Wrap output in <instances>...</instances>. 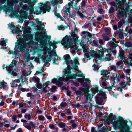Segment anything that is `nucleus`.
Here are the masks:
<instances>
[{
  "instance_id": "39",
  "label": "nucleus",
  "mask_w": 132,
  "mask_h": 132,
  "mask_svg": "<svg viewBox=\"0 0 132 132\" xmlns=\"http://www.w3.org/2000/svg\"><path fill=\"white\" fill-rule=\"evenodd\" d=\"M7 84V83L6 82L4 81L1 82L0 81V88H4L6 86L5 85H6Z\"/></svg>"
},
{
  "instance_id": "63",
  "label": "nucleus",
  "mask_w": 132,
  "mask_h": 132,
  "mask_svg": "<svg viewBox=\"0 0 132 132\" xmlns=\"http://www.w3.org/2000/svg\"><path fill=\"white\" fill-rule=\"evenodd\" d=\"M73 67L72 68V69H74L75 70L78 71L79 70V68L78 66L76 65H75L74 66H73Z\"/></svg>"
},
{
  "instance_id": "40",
  "label": "nucleus",
  "mask_w": 132,
  "mask_h": 132,
  "mask_svg": "<svg viewBox=\"0 0 132 132\" xmlns=\"http://www.w3.org/2000/svg\"><path fill=\"white\" fill-rule=\"evenodd\" d=\"M48 45L50 47H51L52 46L53 47L54 49H55L57 47H56L54 48V46H55V45L53 43H52V42L50 41H48Z\"/></svg>"
},
{
  "instance_id": "55",
  "label": "nucleus",
  "mask_w": 132,
  "mask_h": 132,
  "mask_svg": "<svg viewBox=\"0 0 132 132\" xmlns=\"http://www.w3.org/2000/svg\"><path fill=\"white\" fill-rule=\"evenodd\" d=\"M16 48H15V47L14 49V51H9V52H10V54H12L14 55H15L16 54V52L18 51V50L17 49H16Z\"/></svg>"
},
{
  "instance_id": "6",
  "label": "nucleus",
  "mask_w": 132,
  "mask_h": 132,
  "mask_svg": "<svg viewBox=\"0 0 132 132\" xmlns=\"http://www.w3.org/2000/svg\"><path fill=\"white\" fill-rule=\"evenodd\" d=\"M43 36H40L39 37V39L40 43H42L44 44H46L47 43V38L48 40V41H50L51 38V36H49L48 35H46L44 33H42Z\"/></svg>"
},
{
  "instance_id": "15",
  "label": "nucleus",
  "mask_w": 132,
  "mask_h": 132,
  "mask_svg": "<svg viewBox=\"0 0 132 132\" xmlns=\"http://www.w3.org/2000/svg\"><path fill=\"white\" fill-rule=\"evenodd\" d=\"M95 88H92L90 89V91L93 92L94 94H95L96 93H98V92H100V91L101 92H103V89H100V90L98 89V87L97 85H95Z\"/></svg>"
},
{
  "instance_id": "27",
  "label": "nucleus",
  "mask_w": 132,
  "mask_h": 132,
  "mask_svg": "<svg viewBox=\"0 0 132 132\" xmlns=\"http://www.w3.org/2000/svg\"><path fill=\"white\" fill-rule=\"evenodd\" d=\"M129 5H127V6L126 7L125 9H124V10L123 11V12L125 11L126 13H127V14L130 16H131V15L130 14V12H129L130 9Z\"/></svg>"
},
{
  "instance_id": "14",
  "label": "nucleus",
  "mask_w": 132,
  "mask_h": 132,
  "mask_svg": "<svg viewBox=\"0 0 132 132\" xmlns=\"http://www.w3.org/2000/svg\"><path fill=\"white\" fill-rule=\"evenodd\" d=\"M95 98L97 104L99 105H102L103 99V97L96 95L95 96Z\"/></svg>"
},
{
  "instance_id": "51",
  "label": "nucleus",
  "mask_w": 132,
  "mask_h": 132,
  "mask_svg": "<svg viewBox=\"0 0 132 132\" xmlns=\"http://www.w3.org/2000/svg\"><path fill=\"white\" fill-rule=\"evenodd\" d=\"M92 67H93V69L94 70H98L99 68L98 65H96V64H94L92 66Z\"/></svg>"
},
{
  "instance_id": "11",
  "label": "nucleus",
  "mask_w": 132,
  "mask_h": 132,
  "mask_svg": "<svg viewBox=\"0 0 132 132\" xmlns=\"http://www.w3.org/2000/svg\"><path fill=\"white\" fill-rule=\"evenodd\" d=\"M0 3H1L0 4V11L2 9H3L6 12H10L11 10V9L12 8V7L11 5H10L7 6L4 5V7H3L1 6V4H2L0 2Z\"/></svg>"
},
{
  "instance_id": "62",
  "label": "nucleus",
  "mask_w": 132,
  "mask_h": 132,
  "mask_svg": "<svg viewBox=\"0 0 132 132\" xmlns=\"http://www.w3.org/2000/svg\"><path fill=\"white\" fill-rule=\"evenodd\" d=\"M45 117L43 116L42 115H40L38 117V119L40 120L43 121L44 120Z\"/></svg>"
},
{
  "instance_id": "64",
  "label": "nucleus",
  "mask_w": 132,
  "mask_h": 132,
  "mask_svg": "<svg viewBox=\"0 0 132 132\" xmlns=\"http://www.w3.org/2000/svg\"><path fill=\"white\" fill-rule=\"evenodd\" d=\"M102 8H100L97 10V12L100 14H102L103 13V12H104Z\"/></svg>"
},
{
  "instance_id": "34",
  "label": "nucleus",
  "mask_w": 132,
  "mask_h": 132,
  "mask_svg": "<svg viewBox=\"0 0 132 132\" xmlns=\"http://www.w3.org/2000/svg\"><path fill=\"white\" fill-rule=\"evenodd\" d=\"M40 58L42 60L43 62H45L46 65L48 64L49 62H48V61L45 56L43 55L40 57Z\"/></svg>"
},
{
  "instance_id": "24",
  "label": "nucleus",
  "mask_w": 132,
  "mask_h": 132,
  "mask_svg": "<svg viewBox=\"0 0 132 132\" xmlns=\"http://www.w3.org/2000/svg\"><path fill=\"white\" fill-rule=\"evenodd\" d=\"M65 63L67 66V67L66 68V71L65 72H69L70 73H71V72H70V71L71 69H72V68L70 67V66L69 65V62H66Z\"/></svg>"
},
{
  "instance_id": "8",
  "label": "nucleus",
  "mask_w": 132,
  "mask_h": 132,
  "mask_svg": "<svg viewBox=\"0 0 132 132\" xmlns=\"http://www.w3.org/2000/svg\"><path fill=\"white\" fill-rule=\"evenodd\" d=\"M21 121L23 122L26 123V124L28 125H26L24 126V127L28 129L29 130H31L32 128L33 129H35L36 127V123H35L33 122L32 121H30L29 123H27V121L25 120L22 119L21 120Z\"/></svg>"
},
{
  "instance_id": "29",
  "label": "nucleus",
  "mask_w": 132,
  "mask_h": 132,
  "mask_svg": "<svg viewBox=\"0 0 132 132\" xmlns=\"http://www.w3.org/2000/svg\"><path fill=\"white\" fill-rule=\"evenodd\" d=\"M102 36L103 37V39L105 41H107L109 40V37L110 36V35H108L106 34H103Z\"/></svg>"
},
{
  "instance_id": "48",
  "label": "nucleus",
  "mask_w": 132,
  "mask_h": 132,
  "mask_svg": "<svg viewBox=\"0 0 132 132\" xmlns=\"http://www.w3.org/2000/svg\"><path fill=\"white\" fill-rule=\"evenodd\" d=\"M57 87L56 86H52L50 89L51 91L52 92H54L57 89Z\"/></svg>"
},
{
  "instance_id": "32",
  "label": "nucleus",
  "mask_w": 132,
  "mask_h": 132,
  "mask_svg": "<svg viewBox=\"0 0 132 132\" xmlns=\"http://www.w3.org/2000/svg\"><path fill=\"white\" fill-rule=\"evenodd\" d=\"M123 62L125 65L126 64L128 65L127 66V67L128 68H130V66H132V62H129L128 59H126V60Z\"/></svg>"
},
{
  "instance_id": "53",
  "label": "nucleus",
  "mask_w": 132,
  "mask_h": 132,
  "mask_svg": "<svg viewBox=\"0 0 132 132\" xmlns=\"http://www.w3.org/2000/svg\"><path fill=\"white\" fill-rule=\"evenodd\" d=\"M118 36L119 38L122 39L124 37V35H123L122 32H120Z\"/></svg>"
},
{
  "instance_id": "25",
  "label": "nucleus",
  "mask_w": 132,
  "mask_h": 132,
  "mask_svg": "<svg viewBox=\"0 0 132 132\" xmlns=\"http://www.w3.org/2000/svg\"><path fill=\"white\" fill-rule=\"evenodd\" d=\"M87 95H85V96L86 98L88 100L89 99L90 101H91L94 96L93 95H92V94H89V92L88 94H86Z\"/></svg>"
},
{
  "instance_id": "13",
  "label": "nucleus",
  "mask_w": 132,
  "mask_h": 132,
  "mask_svg": "<svg viewBox=\"0 0 132 132\" xmlns=\"http://www.w3.org/2000/svg\"><path fill=\"white\" fill-rule=\"evenodd\" d=\"M125 120V121H126L127 122V125L128 126L129 128H130L129 130V131H130V130L131 129V127L132 126V121H131L130 120H129V122L130 123V126H129L127 124V121L126 120L123 119V118L120 116H119V119L118 120H117V122H120L121 123H122V122H124Z\"/></svg>"
},
{
  "instance_id": "4",
  "label": "nucleus",
  "mask_w": 132,
  "mask_h": 132,
  "mask_svg": "<svg viewBox=\"0 0 132 132\" xmlns=\"http://www.w3.org/2000/svg\"><path fill=\"white\" fill-rule=\"evenodd\" d=\"M82 34L84 35L83 37H82L81 40H79L78 41V42L80 44L82 45L84 44V43H85V41H87V43L89 42V39L93 38L91 34L88 31H84L81 32Z\"/></svg>"
},
{
  "instance_id": "46",
  "label": "nucleus",
  "mask_w": 132,
  "mask_h": 132,
  "mask_svg": "<svg viewBox=\"0 0 132 132\" xmlns=\"http://www.w3.org/2000/svg\"><path fill=\"white\" fill-rule=\"evenodd\" d=\"M44 5V7L45 8L46 11L48 12H49L51 9L50 6H48L47 4H45Z\"/></svg>"
},
{
  "instance_id": "41",
  "label": "nucleus",
  "mask_w": 132,
  "mask_h": 132,
  "mask_svg": "<svg viewBox=\"0 0 132 132\" xmlns=\"http://www.w3.org/2000/svg\"><path fill=\"white\" fill-rule=\"evenodd\" d=\"M63 112H65L66 114L68 115H72V114L70 108L68 109L67 110H64Z\"/></svg>"
},
{
  "instance_id": "19",
  "label": "nucleus",
  "mask_w": 132,
  "mask_h": 132,
  "mask_svg": "<svg viewBox=\"0 0 132 132\" xmlns=\"http://www.w3.org/2000/svg\"><path fill=\"white\" fill-rule=\"evenodd\" d=\"M39 13H37L36 15H39L42 12H43V13L44 14L46 12V9L44 7V5L43 7H42L41 5H40L39 6Z\"/></svg>"
},
{
  "instance_id": "22",
  "label": "nucleus",
  "mask_w": 132,
  "mask_h": 132,
  "mask_svg": "<svg viewBox=\"0 0 132 132\" xmlns=\"http://www.w3.org/2000/svg\"><path fill=\"white\" fill-rule=\"evenodd\" d=\"M115 7L116 8L115 10L117 11V12H118V15L119 14L120 15L123 14V11H122L120 10V7L118 4H117L116 5Z\"/></svg>"
},
{
  "instance_id": "58",
  "label": "nucleus",
  "mask_w": 132,
  "mask_h": 132,
  "mask_svg": "<svg viewBox=\"0 0 132 132\" xmlns=\"http://www.w3.org/2000/svg\"><path fill=\"white\" fill-rule=\"evenodd\" d=\"M31 89L32 90V91L33 92H36L38 90V89L35 86H34L32 87L31 88Z\"/></svg>"
},
{
  "instance_id": "44",
  "label": "nucleus",
  "mask_w": 132,
  "mask_h": 132,
  "mask_svg": "<svg viewBox=\"0 0 132 132\" xmlns=\"http://www.w3.org/2000/svg\"><path fill=\"white\" fill-rule=\"evenodd\" d=\"M44 86H45V85H42L41 83L38 82L37 83L36 87L37 88L39 89H40L42 88V87H44Z\"/></svg>"
},
{
  "instance_id": "60",
  "label": "nucleus",
  "mask_w": 132,
  "mask_h": 132,
  "mask_svg": "<svg viewBox=\"0 0 132 132\" xmlns=\"http://www.w3.org/2000/svg\"><path fill=\"white\" fill-rule=\"evenodd\" d=\"M67 104L66 103L62 102L60 104V106L61 107H64L67 105Z\"/></svg>"
},
{
  "instance_id": "45",
  "label": "nucleus",
  "mask_w": 132,
  "mask_h": 132,
  "mask_svg": "<svg viewBox=\"0 0 132 132\" xmlns=\"http://www.w3.org/2000/svg\"><path fill=\"white\" fill-rule=\"evenodd\" d=\"M32 79L35 82H36L37 83L39 82L40 79L37 77H34Z\"/></svg>"
},
{
  "instance_id": "50",
  "label": "nucleus",
  "mask_w": 132,
  "mask_h": 132,
  "mask_svg": "<svg viewBox=\"0 0 132 132\" xmlns=\"http://www.w3.org/2000/svg\"><path fill=\"white\" fill-rule=\"evenodd\" d=\"M81 84L83 87H85V88H89V86L87 82H83L81 83Z\"/></svg>"
},
{
  "instance_id": "33",
  "label": "nucleus",
  "mask_w": 132,
  "mask_h": 132,
  "mask_svg": "<svg viewBox=\"0 0 132 132\" xmlns=\"http://www.w3.org/2000/svg\"><path fill=\"white\" fill-rule=\"evenodd\" d=\"M5 68H6V70L9 73H11V72L13 69V67L9 65L8 66H6Z\"/></svg>"
},
{
  "instance_id": "1",
  "label": "nucleus",
  "mask_w": 132,
  "mask_h": 132,
  "mask_svg": "<svg viewBox=\"0 0 132 132\" xmlns=\"http://www.w3.org/2000/svg\"><path fill=\"white\" fill-rule=\"evenodd\" d=\"M62 40L64 42V45L63 44L62 45L64 46L65 48H73L76 50H77L78 47H77L76 43H73L72 39L70 38V36L66 35L63 38Z\"/></svg>"
},
{
  "instance_id": "47",
  "label": "nucleus",
  "mask_w": 132,
  "mask_h": 132,
  "mask_svg": "<svg viewBox=\"0 0 132 132\" xmlns=\"http://www.w3.org/2000/svg\"><path fill=\"white\" fill-rule=\"evenodd\" d=\"M120 6V9H121L122 11L124 10V3H122L121 2H120L119 3Z\"/></svg>"
},
{
  "instance_id": "59",
  "label": "nucleus",
  "mask_w": 132,
  "mask_h": 132,
  "mask_svg": "<svg viewBox=\"0 0 132 132\" xmlns=\"http://www.w3.org/2000/svg\"><path fill=\"white\" fill-rule=\"evenodd\" d=\"M105 31L106 32V34L110 35V30L108 28H106L104 29Z\"/></svg>"
},
{
  "instance_id": "12",
  "label": "nucleus",
  "mask_w": 132,
  "mask_h": 132,
  "mask_svg": "<svg viewBox=\"0 0 132 132\" xmlns=\"http://www.w3.org/2000/svg\"><path fill=\"white\" fill-rule=\"evenodd\" d=\"M10 28L11 30V32H12V33H13L14 34V33L18 34L19 32V31L20 30V29L18 27H16V26L14 24H10Z\"/></svg>"
},
{
  "instance_id": "18",
  "label": "nucleus",
  "mask_w": 132,
  "mask_h": 132,
  "mask_svg": "<svg viewBox=\"0 0 132 132\" xmlns=\"http://www.w3.org/2000/svg\"><path fill=\"white\" fill-rule=\"evenodd\" d=\"M106 91H104L103 92H98V93L96 95L98 96H102L103 97L104 100H106L107 98V97L106 96Z\"/></svg>"
},
{
  "instance_id": "54",
  "label": "nucleus",
  "mask_w": 132,
  "mask_h": 132,
  "mask_svg": "<svg viewBox=\"0 0 132 132\" xmlns=\"http://www.w3.org/2000/svg\"><path fill=\"white\" fill-rule=\"evenodd\" d=\"M77 13L82 18H86V17L85 15H84L83 14L81 13V12L79 11H77Z\"/></svg>"
},
{
  "instance_id": "37",
  "label": "nucleus",
  "mask_w": 132,
  "mask_h": 132,
  "mask_svg": "<svg viewBox=\"0 0 132 132\" xmlns=\"http://www.w3.org/2000/svg\"><path fill=\"white\" fill-rule=\"evenodd\" d=\"M99 54L97 53V54L99 57L100 60L102 61V57L104 56V52L103 51L101 50L99 51Z\"/></svg>"
},
{
  "instance_id": "21",
  "label": "nucleus",
  "mask_w": 132,
  "mask_h": 132,
  "mask_svg": "<svg viewBox=\"0 0 132 132\" xmlns=\"http://www.w3.org/2000/svg\"><path fill=\"white\" fill-rule=\"evenodd\" d=\"M124 52L122 51H121L119 54V57L122 59L123 61H125L126 59H125V56L124 54Z\"/></svg>"
},
{
  "instance_id": "52",
  "label": "nucleus",
  "mask_w": 132,
  "mask_h": 132,
  "mask_svg": "<svg viewBox=\"0 0 132 132\" xmlns=\"http://www.w3.org/2000/svg\"><path fill=\"white\" fill-rule=\"evenodd\" d=\"M118 74L117 73L116 74V76H114V75H113L112 76H111V81H113L115 80V78L117 77Z\"/></svg>"
},
{
  "instance_id": "36",
  "label": "nucleus",
  "mask_w": 132,
  "mask_h": 132,
  "mask_svg": "<svg viewBox=\"0 0 132 132\" xmlns=\"http://www.w3.org/2000/svg\"><path fill=\"white\" fill-rule=\"evenodd\" d=\"M94 56L93 57H94L95 61L96 63H97L99 60H100L98 55L97 54H95Z\"/></svg>"
},
{
  "instance_id": "17",
  "label": "nucleus",
  "mask_w": 132,
  "mask_h": 132,
  "mask_svg": "<svg viewBox=\"0 0 132 132\" xmlns=\"http://www.w3.org/2000/svg\"><path fill=\"white\" fill-rule=\"evenodd\" d=\"M69 36H70V38L71 37L72 38V43L73 42L77 41L78 38L77 34H75V31L72 32L71 33V35Z\"/></svg>"
},
{
  "instance_id": "61",
  "label": "nucleus",
  "mask_w": 132,
  "mask_h": 132,
  "mask_svg": "<svg viewBox=\"0 0 132 132\" xmlns=\"http://www.w3.org/2000/svg\"><path fill=\"white\" fill-rule=\"evenodd\" d=\"M93 43L96 46L98 45L97 40V39L93 40Z\"/></svg>"
},
{
  "instance_id": "23",
  "label": "nucleus",
  "mask_w": 132,
  "mask_h": 132,
  "mask_svg": "<svg viewBox=\"0 0 132 132\" xmlns=\"http://www.w3.org/2000/svg\"><path fill=\"white\" fill-rule=\"evenodd\" d=\"M126 47L129 48V49H131L132 48V42L130 41H126L125 43L124 44Z\"/></svg>"
},
{
  "instance_id": "56",
  "label": "nucleus",
  "mask_w": 132,
  "mask_h": 132,
  "mask_svg": "<svg viewBox=\"0 0 132 132\" xmlns=\"http://www.w3.org/2000/svg\"><path fill=\"white\" fill-rule=\"evenodd\" d=\"M114 9L113 7H111L109 10V13L110 14H111L113 13L114 11Z\"/></svg>"
},
{
  "instance_id": "10",
  "label": "nucleus",
  "mask_w": 132,
  "mask_h": 132,
  "mask_svg": "<svg viewBox=\"0 0 132 132\" xmlns=\"http://www.w3.org/2000/svg\"><path fill=\"white\" fill-rule=\"evenodd\" d=\"M47 52L48 53L49 56L51 57L52 56H55L58 57V56L56 54V51L55 49H53V50H52L51 47H50L47 48Z\"/></svg>"
},
{
  "instance_id": "31",
  "label": "nucleus",
  "mask_w": 132,
  "mask_h": 132,
  "mask_svg": "<svg viewBox=\"0 0 132 132\" xmlns=\"http://www.w3.org/2000/svg\"><path fill=\"white\" fill-rule=\"evenodd\" d=\"M113 116V113H110L108 116H104V118H105L107 121H109L110 122V118H112Z\"/></svg>"
},
{
  "instance_id": "35",
  "label": "nucleus",
  "mask_w": 132,
  "mask_h": 132,
  "mask_svg": "<svg viewBox=\"0 0 132 132\" xmlns=\"http://www.w3.org/2000/svg\"><path fill=\"white\" fill-rule=\"evenodd\" d=\"M57 10H58L57 9H55L54 8L53 10L52 11L53 12H54V15L55 16H56L57 18H59L61 16V15L59 13H57Z\"/></svg>"
},
{
  "instance_id": "5",
  "label": "nucleus",
  "mask_w": 132,
  "mask_h": 132,
  "mask_svg": "<svg viewBox=\"0 0 132 132\" xmlns=\"http://www.w3.org/2000/svg\"><path fill=\"white\" fill-rule=\"evenodd\" d=\"M23 38L19 40L17 44L15 45V48L18 49L21 52H24L28 47V46L26 44H24L22 42L23 41ZM16 43H15L16 44Z\"/></svg>"
},
{
  "instance_id": "49",
  "label": "nucleus",
  "mask_w": 132,
  "mask_h": 132,
  "mask_svg": "<svg viewBox=\"0 0 132 132\" xmlns=\"http://www.w3.org/2000/svg\"><path fill=\"white\" fill-rule=\"evenodd\" d=\"M109 45L110 47H112V46H113L116 45V44H117V43L116 42H113L112 41H111L110 42H109Z\"/></svg>"
},
{
  "instance_id": "20",
  "label": "nucleus",
  "mask_w": 132,
  "mask_h": 132,
  "mask_svg": "<svg viewBox=\"0 0 132 132\" xmlns=\"http://www.w3.org/2000/svg\"><path fill=\"white\" fill-rule=\"evenodd\" d=\"M111 55L109 53L106 54L105 57L103 58L101 61H110L111 60Z\"/></svg>"
},
{
  "instance_id": "9",
  "label": "nucleus",
  "mask_w": 132,
  "mask_h": 132,
  "mask_svg": "<svg viewBox=\"0 0 132 132\" xmlns=\"http://www.w3.org/2000/svg\"><path fill=\"white\" fill-rule=\"evenodd\" d=\"M69 72H65V75L67 76L64 79L65 81H67L70 79H76L77 77L76 73L69 74Z\"/></svg>"
},
{
  "instance_id": "42",
  "label": "nucleus",
  "mask_w": 132,
  "mask_h": 132,
  "mask_svg": "<svg viewBox=\"0 0 132 132\" xmlns=\"http://www.w3.org/2000/svg\"><path fill=\"white\" fill-rule=\"evenodd\" d=\"M66 124L63 122H60L57 125L60 127L61 128H64L65 127Z\"/></svg>"
},
{
  "instance_id": "28",
  "label": "nucleus",
  "mask_w": 132,
  "mask_h": 132,
  "mask_svg": "<svg viewBox=\"0 0 132 132\" xmlns=\"http://www.w3.org/2000/svg\"><path fill=\"white\" fill-rule=\"evenodd\" d=\"M109 130V129L108 128H104V127H103L102 128H101L98 131L99 132H107Z\"/></svg>"
},
{
  "instance_id": "43",
  "label": "nucleus",
  "mask_w": 132,
  "mask_h": 132,
  "mask_svg": "<svg viewBox=\"0 0 132 132\" xmlns=\"http://www.w3.org/2000/svg\"><path fill=\"white\" fill-rule=\"evenodd\" d=\"M69 14L71 18H72L73 19H75V17L76 15V12L75 11H72L71 14L70 13Z\"/></svg>"
},
{
  "instance_id": "57",
  "label": "nucleus",
  "mask_w": 132,
  "mask_h": 132,
  "mask_svg": "<svg viewBox=\"0 0 132 132\" xmlns=\"http://www.w3.org/2000/svg\"><path fill=\"white\" fill-rule=\"evenodd\" d=\"M20 14L21 16H27V15L26 13V12L24 11H23L22 12H20Z\"/></svg>"
},
{
  "instance_id": "30",
  "label": "nucleus",
  "mask_w": 132,
  "mask_h": 132,
  "mask_svg": "<svg viewBox=\"0 0 132 132\" xmlns=\"http://www.w3.org/2000/svg\"><path fill=\"white\" fill-rule=\"evenodd\" d=\"M64 59L65 60V62H69V60L71 59L70 56L69 54H67L64 55Z\"/></svg>"
},
{
  "instance_id": "3",
  "label": "nucleus",
  "mask_w": 132,
  "mask_h": 132,
  "mask_svg": "<svg viewBox=\"0 0 132 132\" xmlns=\"http://www.w3.org/2000/svg\"><path fill=\"white\" fill-rule=\"evenodd\" d=\"M82 34L84 35L83 37H82L81 40H79L78 41V42L80 44L82 45L84 44V43H85V41H87V43L89 42V39L93 38L91 34L88 31H84L81 32Z\"/></svg>"
},
{
  "instance_id": "2",
  "label": "nucleus",
  "mask_w": 132,
  "mask_h": 132,
  "mask_svg": "<svg viewBox=\"0 0 132 132\" xmlns=\"http://www.w3.org/2000/svg\"><path fill=\"white\" fill-rule=\"evenodd\" d=\"M126 121H125L124 122L121 123L120 122H118V124L114 125V127L115 129H120L121 132H132L131 131H129L130 128L126 124ZM115 132H120V131H116Z\"/></svg>"
},
{
  "instance_id": "7",
  "label": "nucleus",
  "mask_w": 132,
  "mask_h": 132,
  "mask_svg": "<svg viewBox=\"0 0 132 132\" xmlns=\"http://www.w3.org/2000/svg\"><path fill=\"white\" fill-rule=\"evenodd\" d=\"M79 89L80 90H76L75 92L76 94L78 95L82 96L85 95L86 94H88L89 92L88 88H84L82 87H79Z\"/></svg>"
},
{
  "instance_id": "26",
  "label": "nucleus",
  "mask_w": 132,
  "mask_h": 132,
  "mask_svg": "<svg viewBox=\"0 0 132 132\" xmlns=\"http://www.w3.org/2000/svg\"><path fill=\"white\" fill-rule=\"evenodd\" d=\"M113 118L110 120V122L111 124L114 123L115 122L118 123L117 121L119 119V118L117 119H116V116L114 114L113 116Z\"/></svg>"
},
{
  "instance_id": "16",
  "label": "nucleus",
  "mask_w": 132,
  "mask_h": 132,
  "mask_svg": "<svg viewBox=\"0 0 132 132\" xmlns=\"http://www.w3.org/2000/svg\"><path fill=\"white\" fill-rule=\"evenodd\" d=\"M85 49H83V51L85 53V56L87 58V60H90L91 59V57H92V56L93 55L92 54L90 53V52L89 51L86 50L85 49Z\"/></svg>"
},
{
  "instance_id": "38",
  "label": "nucleus",
  "mask_w": 132,
  "mask_h": 132,
  "mask_svg": "<svg viewBox=\"0 0 132 132\" xmlns=\"http://www.w3.org/2000/svg\"><path fill=\"white\" fill-rule=\"evenodd\" d=\"M101 75L103 77L108 78V76H107L106 74V72L105 70L104 69H103L102 70H101Z\"/></svg>"
}]
</instances>
